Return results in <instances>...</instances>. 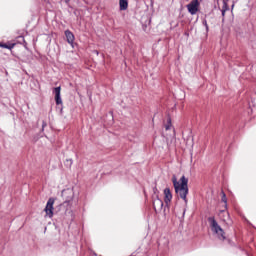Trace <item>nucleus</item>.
Segmentation results:
<instances>
[{
  "label": "nucleus",
  "mask_w": 256,
  "mask_h": 256,
  "mask_svg": "<svg viewBox=\"0 0 256 256\" xmlns=\"http://www.w3.org/2000/svg\"><path fill=\"white\" fill-rule=\"evenodd\" d=\"M172 183L176 195H178L180 199H183L184 203H187V195H189V179H187L185 176H182L178 181L177 176H173Z\"/></svg>",
  "instance_id": "f257e3e1"
},
{
  "label": "nucleus",
  "mask_w": 256,
  "mask_h": 256,
  "mask_svg": "<svg viewBox=\"0 0 256 256\" xmlns=\"http://www.w3.org/2000/svg\"><path fill=\"white\" fill-rule=\"evenodd\" d=\"M208 221L211 225V229H212L213 233H215L219 239H221L222 241H225V239H226L225 231L223 230V228H221L219 223H217L215 218H209Z\"/></svg>",
  "instance_id": "f03ea898"
},
{
  "label": "nucleus",
  "mask_w": 256,
  "mask_h": 256,
  "mask_svg": "<svg viewBox=\"0 0 256 256\" xmlns=\"http://www.w3.org/2000/svg\"><path fill=\"white\" fill-rule=\"evenodd\" d=\"M62 197L64 199L63 205L66 207H71L73 199L75 198V192H73V189L68 188L62 191Z\"/></svg>",
  "instance_id": "7ed1b4c3"
},
{
  "label": "nucleus",
  "mask_w": 256,
  "mask_h": 256,
  "mask_svg": "<svg viewBox=\"0 0 256 256\" xmlns=\"http://www.w3.org/2000/svg\"><path fill=\"white\" fill-rule=\"evenodd\" d=\"M53 205H55V199L49 198V200L47 201L46 207L44 209L46 213L45 217H49V219L53 217V211H54Z\"/></svg>",
  "instance_id": "20e7f679"
},
{
  "label": "nucleus",
  "mask_w": 256,
  "mask_h": 256,
  "mask_svg": "<svg viewBox=\"0 0 256 256\" xmlns=\"http://www.w3.org/2000/svg\"><path fill=\"white\" fill-rule=\"evenodd\" d=\"M199 0H192L189 4H187V9L190 15H197L199 11Z\"/></svg>",
  "instance_id": "39448f33"
},
{
  "label": "nucleus",
  "mask_w": 256,
  "mask_h": 256,
  "mask_svg": "<svg viewBox=\"0 0 256 256\" xmlns=\"http://www.w3.org/2000/svg\"><path fill=\"white\" fill-rule=\"evenodd\" d=\"M56 105H63V100L61 99V86L54 88Z\"/></svg>",
  "instance_id": "423d86ee"
},
{
  "label": "nucleus",
  "mask_w": 256,
  "mask_h": 256,
  "mask_svg": "<svg viewBox=\"0 0 256 256\" xmlns=\"http://www.w3.org/2000/svg\"><path fill=\"white\" fill-rule=\"evenodd\" d=\"M172 199H173V194L171 193V189L165 188L164 189V203L166 205H169V203H171Z\"/></svg>",
  "instance_id": "0eeeda50"
},
{
  "label": "nucleus",
  "mask_w": 256,
  "mask_h": 256,
  "mask_svg": "<svg viewBox=\"0 0 256 256\" xmlns=\"http://www.w3.org/2000/svg\"><path fill=\"white\" fill-rule=\"evenodd\" d=\"M153 207L155 211H161V209H163V200L159 199V197L154 199Z\"/></svg>",
  "instance_id": "6e6552de"
},
{
  "label": "nucleus",
  "mask_w": 256,
  "mask_h": 256,
  "mask_svg": "<svg viewBox=\"0 0 256 256\" xmlns=\"http://www.w3.org/2000/svg\"><path fill=\"white\" fill-rule=\"evenodd\" d=\"M65 35H66L67 42H68L70 45H73V43L75 42V35H73V34L71 33V31H69V30H66V31H65Z\"/></svg>",
  "instance_id": "1a4fd4ad"
},
{
  "label": "nucleus",
  "mask_w": 256,
  "mask_h": 256,
  "mask_svg": "<svg viewBox=\"0 0 256 256\" xmlns=\"http://www.w3.org/2000/svg\"><path fill=\"white\" fill-rule=\"evenodd\" d=\"M119 5L121 11H127V7H129V2L128 0H120Z\"/></svg>",
  "instance_id": "9d476101"
},
{
  "label": "nucleus",
  "mask_w": 256,
  "mask_h": 256,
  "mask_svg": "<svg viewBox=\"0 0 256 256\" xmlns=\"http://www.w3.org/2000/svg\"><path fill=\"white\" fill-rule=\"evenodd\" d=\"M220 218L222 219V221H224V223H227L229 221V212L221 211Z\"/></svg>",
  "instance_id": "9b49d317"
},
{
  "label": "nucleus",
  "mask_w": 256,
  "mask_h": 256,
  "mask_svg": "<svg viewBox=\"0 0 256 256\" xmlns=\"http://www.w3.org/2000/svg\"><path fill=\"white\" fill-rule=\"evenodd\" d=\"M171 127H173V125L171 124V117H168L167 124L165 125V130L169 131V129H171Z\"/></svg>",
  "instance_id": "f8f14e48"
},
{
  "label": "nucleus",
  "mask_w": 256,
  "mask_h": 256,
  "mask_svg": "<svg viewBox=\"0 0 256 256\" xmlns=\"http://www.w3.org/2000/svg\"><path fill=\"white\" fill-rule=\"evenodd\" d=\"M203 25H205L206 29L209 30V25L207 24V20L203 21Z\"/></svg>",
  "instance_id": "ddd939ff"
},
{
  "label": "nucleus",
  "mask_w": 256,
  "mask_h": 256,
  "mask_svg": "<svg viewBox=\"0 0 256 256\" xmlns=\"http://www.w3.org/2000/svg\"><path fill=\"white\" fill-rule=\"evenodd\" d=\"M222 201H224L225 203H227V196H225L224 193H223Z\"/></svg>",
  "instance_id": "4468645a"
},
{
  "label": "nucleus",
  "mask_w": 256,
  "mask_h": 256,
  "mask_svg": "<svg viewBox=\"0 0 256 256\" xmlns=\"http://www.w3.org/2000/svg\"><path fill=\"white\" fill-rule=\"evenodd\" d=\"M5 49H11L12 47H9L7 45H4Z\"/></svg>",
  "instance_id": "2eb2a0df"
},
{
  "label": "nucleus",
  "mask_w": 256,
  "mask_h": 256,
  "mask_svg": "<svg viewBox=\"0 0 256 256\" xmlns=\"http://www.w3.org/2000/svg\"><path fill=\"white\" fill-rule=\"evenodd\" d=\"M222 15H225V10H222Z\"/></svg>",
  "instance_id": "dca6fc26"
},
{
  "label": "nucleus",
  "mask_w": 256,
  "mask_h": 256,
  "mask_svg": "<svg viewBox=\"0 0 256 256\" xmlns=\"http://www.w3.org/2000/svg\"><path fill=\"white\" fill-rule=\"evenodd\" d=\"M70 161V164H72L73 163V160H69Z\"/></svg>",
  "instance_id": "f3484780"
},
{
  "label": "nucleus",
  "mask_w": 256,
  "mask_h": 256,
  "mask_svg": "<svg viewBox=\"0 0 256 256\" xmlns=\"http://www.w3.org/2000/svg\"><path fill=\"white\" fill-rule=\"evenodd\" d=\"M223 3H224V6H225V5H227V3H226V2H223Z\"/></svg>",
  "instance_id": "a211bd4d"
},
{
  "label": "nucleus",
  "mask_w": 256,
  "mask_h": 256,
  "mask_svg": "<svg viewBox=\"0 0 256 256\" xmlns=\"http://www.w3.org/2000/svg\"><path fill=\"white\" fill-rule=\"evenodd\" d=\"M66 3H69V0H66Z\"/></svg>",
  "instance_id": "6ab92c4d"
}]
</instances>
